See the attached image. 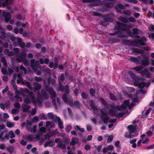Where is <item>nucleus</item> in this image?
Segmentation results:
<instances>
[{"mask_svg":"<svg viewBox=\"0 0 154 154\" xmlns=\"http://www.w3.org/2000/svg\"><path fill=\"white\" fill-rule=\"evenodd\" d=\"M1 60L2 62L3 63L4 66H6L7 64L6 61L5 57H2Z\"/></svg>","mask_w":154,"mask_h":154,"instance_id":"49","label":"nucleus"},{"mask_svg":"<svg viewBox=\"0 0 154 154\" xmlns=\"http://www.w3.org/2000/svg\"><path fill=\"white\" fill-rule=\"evenodd\" d=\"M90 93L92 96H94L95 94V91L94 89L91 88L90 90Z\"/></svg>","mask_w":154,"mask_h":154,"instance_id":"64","label":"nucleus"},{"mask_svg":"<svg viewBox=\"0 0 154 154\" xmlns=\"http://www.w3.org/2000/svg\"><path fill=\"white\" fill-rule=\"evenodd\" d=\"M17 60L18 62H23L24 64L26 66H29L30 65L29 62L26 58H22L21 60H19V58H17Z\"/></svg>","mask_w":154,"mask_h":154,"instance_id":"16","label":"nucleus"},{"mask_svg":"<svg viewBox=\"0 0 154 154\" xmlns=\"http://www.w3.org/2000/svg\"><path fill=\"white\" fill-rule=\"evenodd\" d=\"M55 142L58 143V146L59 147L62 148V149H65L66 148L65 146L63 144L62 140L60 138H57L55 139Z\"/></svg>","mask_w":154,"mask_h":154,"instance_id":"11","label":"nucleus"},{"mask_svg":"<svg viewBox=\"0 0 154 154\" xmlns=\"http://www.w3.org/2000/svg\"><path fill=\"white\" fill-rule=\"evenodd\" d=\"M7 125L9 128H12L14 126V123L8 122L7 123Z\"/></svg>","mask_w":154,"mask_h":154,"instance_id":"48","label":"nucleus"},{"mask_svg":"<svg viewBox=\"0 0 154 154\" xmlns=\"http://www.w3.org/2000/svg\"><path fill=\"white\" fill-rule=\"evenodd\" d=\"M101 111L102 114L101 117V119L103 120L104 123H106L109 120V118L102 111Z\"/></svg>","mask_w":154,"mask_h":154,"instance_id":"14","label":"nucleus"},{"mask_svg":"<svg viewBox=\"0 0 154 154\" xmlns=\"http://www.w3.org/2000/svg\"><path fill=\"white\" fill-rule=\"evenodd\" d=\"M17 42L20 45V47L22 48H24L25 47V44L24 42H22L21 39L19 37H17Z\"/></svg>","mask_w":154,"mask_h":154,"instance_id":"27","label":"nucleus"},{"mask_svg":"<svg viewBox=\"0 0 154 154\" xmlns=\"http://www.w3.org/2000/svg\"><path fill=\"white\" fill-rule=\"evenodd\" d=\"M113 135H111L109 136L107 142L108 143H110L113 139Z\"/></svg>","mask_w":154,"mask_h":154,"instance_id":"51","label":"nucleus"},{"mask_svg":"<svg viewBox=\"0 0 154 154\" xmlns=\"http://www.w3.org/2000/svg\"><path fill=\"white\" fill-rule=\"evenodd\" d=\"M46 90L48 91L50 94L51 95V98L52 99V102L53 104V105L56 109H57V107L56 104L55 98H56V94L53 90L52 88L51 87H46Z\"/></svg>","mask_w":154,"mask_h":154,"instance_id":"4","label":"nucleus"},{"mask_svg":"<svg viewBox=\"0 0 154 154\" xmlns=\"http://www.w3.org/2000/svg\"><path fill=\"white\" fill-rule=\"evenodd\" d=\"M54 134H52L51 133H49V134H46L45 135V138L46 139H49L51 137H52L54 135Z\"/></svg>","mask_w":154,"mask_h":154,"instance_id":"54","label":"nucleus"},{"mask_svg":"<svg viewBox=\"0 0 154 154\" xmlns=\"http://www.w3.org/2000/svg\"><path fill=\"white\" fill-rule=\"evenodd\" d=\"M62 98L63 101L65 103H68L70 106H71L73 105L72 100L71 99H70L68 100L66 95H63V96Z\"/></svg>","mask_w":154,"mask_h":154,"instance_id":"12","label":"nucleus"},{"mask_svg":"<svg viewBox=\"0 0 154 154\" xmlns=\"http://www.w3.org/2000/svg\"><path fill=\"white\" fill-rule=\"evenodd\" d=\"M34 136L33 135H29L27 136V138L29 140H35V139H34Z\"/></svg>","mask_w":154,"mask_h":154,"instance_id":"44","label":"nucleus"},{"mask_svg":"<svg viewBox=\"0 0 154 154\" xmlns=\"http://www.w3.org/2000/svg\"><path fill=\"white\" fill-rule=\"evenodd\" d=\"M72 126L70 124L68 125L66 127L65 129L66 131L67 132H69L71 130Z\"/></svg>","mask_w":154,"mask_h":154,"instance_id":"40","label":"nucleus"},{"mask_svg":"<svg viewBox=\"0 0 154 154\" xmlns=\"http://www.w3.org/2000/svg\"><path fill=\"white\" fill-rule=\"evenodd\" d=\"M147 41V38L145 37H144L141 38V39L139 41V43L143 45H144L145 44V42Z\"/></svg>","mask_w":154,"mask_h":154,"instance_id":"33","label":"nucleus"},{"mask_svg":"<svg viewBox=\"0 0 154 154\" xmlns=\"http://www.w3.org/2000/svg\"><path fill=\"white\" fill-rule=\"evenodd\" d=\"M145 136V135L144 134H143L141 136V139L139 140L137 142V145L138 146H140L141 144V142L143 139L144 137Z\"/></svg>","mask_w":154,"mask_h":154,"instance_id":"41","label":"nucleus"},{"mask_svg":"<svg viewBox=\"0 0 154 154\" xmlns=\"http://www.w3.org/2000/svg\"><path fill=\"white\" fill-rule=\"evenodd\" d=\"M142 2L146 4H153L154 1L153 0H142Z\"/></svg>","mask_w":154,"mask_h":154,"instance_id":"37","label":"nucleus"},{"mask_svg":"<svg viewBox=\"0 0 154 154\" xmlns=\"http://www.w3.org/2000/svg\"><path fill=\"white\" fill-rule=\"evenodd\" d=\"M99 101L102 104L104 105L105 107H106L108 104L106 103L105 100L103 98H100L99 100Z\"/></svg>","mask_w":154,"mask_h":154,"instance_id":"43","label":"nucleus"},{"mask_svg":"<svg viewBox=\"0 0 154 154\" xmlns=\"http://www.w3.org/2000/svg\"><path fill=\"white\" fill-rule=\"evenodd\" d=\"M109 97L110 99L112 100H117V99L115 97V96L112 94H110Z\"/></svg>","mask_w":154,"mask_h":154,"instance_id":"58","label":"nucleus"},{"mask_svg":"<svg viewBox=\"0 0 154 154\" xmlns=\"http://www.w3.org/2000/svg\"><path fill=\"white\" fill-rule=\"evenodd\" d=\"M1 70L2 73L4 75H6L8 73L11 75L13 73V70L9 68H8V72L6 67H3L2 69Z\"/></svg>","mask_w":154,"mask_h":154,"instance_id":"13","label":"nucleus"},{"mask_svg":"<svg viewBox=\"0 0 154 154\" xmlns=\"http://www.w3.org/2000/svg\"><path fill=\"white\" fill-rule=\"evenodd\" d=\"M35 86L34 88V91L36 92L37 91L39 90L41 88V85L40 84L35 83H34Z\"/></svg>","mask_w":154,"mask_h":154,"instance_id":"24","label":"nucleus"},{"mask_svg":"<svg viewBox=\"0 0 154 154\" xmlns=\"http://www.w3.org/2000/svg\"><path fill=\"white\" fill-rule=\"evenodd\" d=\"M130 60L135 63L138 64L140 63L139 60L135 57H131L130 58Z\"/></svg>","mask_w":154,"mask_h":154,"instance_id":"35","label":"nucleus"},{"mask_svg":"<svg viewBox=\"0 0 154 154\" xmlns=\"http://www.w3.org/2000/svg\"><path fill=\"white\" fill-rule=\"evenodd\" d=\"M54 62H55V63L54 65V69H56L57 66H58V63L57 62V58L56 57H55L54 59Z\"/></svg>","mask_w":154,"mask_h":154,"instance_id":"60","label":"nucleus"},{"mask_svg":"<svg viewBox=\"0 0 154 154\" xmlns=\"http://www.w3.org/2000/svg\"><path fill=\"white\" fill-rule=\"evenodd\" d=\"M6 149L10 153L13 152L14 150V148L12 146H9L7 147Z\"/></svg>","mask_w":154,"mask_h":154,"instance_id":"39","label":"nucleus"},{"mask_svg":"<svg viewBox=\"0 0 154 154\" xmlns=\"http://www.w3.org/2000/svg\"><path fill=\"white\" fill-rule=\"evenodd\" d=\"M30 106L29 105L25 103H23L22 105L23 111L24 112H27L29 109Z\"/></svg>","mask_w":154,"mask_h":154,"instance_id":"23","label":"nucleus"},{"mask_svg":"<svg viewBox=\"0 0 154 154\" xmlns=\"http://www.w3.org/2000/svg\"><path fill=\"white\" fill-rule=\"evenodd\" d=\"M8 95L9 97L10 100L11 101H14V98L13 97V94L10 91H8Z\"/></svg>","mask_w":154,"mask_h":154,"instance_id":"36","label":"nucleus"},{"mask_svg":"<svg viewBox=\"0 0 154 154\" xmlns=\"http://www.w3.org/2000/svg\"><path fill=\"white\" fill-rule=\"evenodd\" d=\"M20 68L21 70H23L24 71L25 74H26V69L25 67H23V65H21L20 66Z\"/></svg>","mask_w":154,"mask_h":154,"instance_id":"63","label":"nucleus"},{"mask_svg":"<svg viewBox=\"0 0 154 154\" xmlns=\"http://www.w3.org/2000/svg\"><path fill=\"white\" fill-rule=\"evenodd\" d=\"M2 15L4 17L6 22H8L11 18L10 14L5 11H2L0 10V15Z\"/></svg>","mask_w":154,"mask_h":154,"instance_id":"5","label":"nucleus"},{"mask_svg":"<svg viewBox=\"0 0 154 154\" xmlns=\"http://www.w3.org/2000/svg\"><path fill=\"white\" fill-rule=\"evenodd\" d=\"M4 53L5 55H7L9 57L13 56L14 54V53L12 51H9L8 49H5L4 51Z\"/></svg>","mask_w":154,"mask_h":154,"instance_id":"25","label":"nucleus"},{"mask_svg":"<svg viewBox=\"0 0 154 154\" xmlns=\"http://www.w3.org/2000/svg\"><path fill=\"white\" fill-rule=\"evenodd\" d=\"M19 112V111L18 109H12L11 110V113L13 114H16L18 113Z\"/></svg>","mask_w":154,"mask_h":154,"instance_id":"57","label":"nucleus"},{"mask_svg":"<svg viewBox=\"0 0 154 154\" xmlns=\"http://www.w3.org/2000/svg\"><path fill=\"white\" fill-rule=\"evenodd\" d=\"M54 145L53 142L51 140L46 142L44 145V147L46 148L47 146L51 147Z\"/></svg>","mask_w":154,"mask_h":154,"instance_id":"26","label":"nucleus"},{"mask_svg":"<svg viewBox=\"0 0 154 154\" xmlns=\"http://www.w3.org/2000/svg\"><path fill=\"white\" fill-rule=\"evenodd\" d=\"M141 75L142 76H146L147 78L150 77L151 73L148 68H146L140 72Z\"/></svg>","mask_w":154,"mask_h":154,"instance_id":"8","label":"nucleus"},{"mask_svg":"<svg viewBox=\"0 0 154 154\" xmlns=\"http://www.w3.org/2000/svg\"><path fill=\"white\" fill-rule=\"evenodd\" d=\"M142 65L144 66H146L150 64L149 59L148 56L143 57L141 62Z\"/></svg>","mask_w":154,"mask_h":154,"instance_id":"7","label":"nucleus"},{"mask_svg":"<svg viewBox=\"0 0 154 154\" xmlns=\"http://www.w3.org/2000/svg\"><path fill=\"white\" fill-rule=\"evenodd\" d=\"M47 115L48 117L50 119H52L55 121H56V120L58 117L55 115H54L51 112L48 113Z\"/></svg>","mask_w":154,"mask_h":154,"instance_id":"19","label":"nucleus"},{"mask_svg":"<svg viewBox=\"0 0 154 154\" xmlns=\"http://www.w3.org/2000/svg\"><path fill=\"white\" fill-rule=\"evenodd\" d=\"M128 2L130 3H132L134 4H136L137 3V0H126Z\"/></svg>","mask_w":154,"mask_h":154,"instance_id":"61","label":"nucleus"},{"mask_svg":"<svg viewBox=\"0 0 154 154\" xmlns=\"http://www.w3.org/2000/svg\"><path fill=\"white\" fill-rule=\"evenodd\" d=\"M9 134L11 138H14L15 137V135L13 131H10L9 132Z\"/></svg>","mask_w":154,"mask_h":154,"instance_id":"55","label":"nucleus"},{"mask_svg":"<svg viewBox=\"0 0 154 154\" xmlns=\"http://www.w3.org/2000/svg\"><path fill=\"white\" fill-rule=\"evenodd\" d=\"M109 114L112 116H116L115 111L110 110L109 111Z\"/></svg>","mask_w":154,"mask_h":154,"instance_id":"62","label":"nucleus"},{"mask_svg":"<svg viewBox=\"0 0 154 154\" xmlns=\"http://www.w3.org/2000/svg\"><path fill=\"white\" fill-rule=\"evenodd\" d=\"M128 131L130 134L133 133L135 132L136 130V127L132 125H130L128 127Z\"/></svg>","mask_w":154,"mask_h":154,"instance_id":"20","label":"nucleus"},{"mask_svg":"<svg viewBox=\"0 0 154 154\" xmlns=\"http://www.w3.org/2000/svg\"><path fill=\"white\" fill-rule=\"evenodd\" d=\"M90 105L92 108L93 110L94 113L96 115H98L99 113H98L99 109L97 108L95 106L94 104V102L92 100H91L89 102Z\"/></svg>","mask_w":154,"mask_h":154,"instance_id":"9","label":"nucleus"},{"mask_svg":"<svg viewBox=\"0 0 154 154\" xmlns=\"http://www.w3.org/2000/svg\"><path fill=\"white\" fill-rule=\"evenodd\" d=\"M31 124L32 123L30 121L28 120L26 121V127L27 129H29V126H30Z\"/></svg>","mask_w":154,"mask_h":154,"instance_id":"59","label":"nucleus"},{"mask_svg":"<svg viewBox=\"0 0 154 154\" xmlns=\"http://www.w3.org/2000/svg\"><path fill=\"white\" fill-rule=\"evenodd\" d=\"M22 85H26L31 90H33L32 87H31L30 84L28 82L24 81V82L23 83Z\"/></svg>","mask_w":154,"mask_h":154,"instance_id":"30","label":"nucleus"},{"mask_svg":"<svg viewBox=\"0 0 154 154\" xmlns=\"http://www.w3.org/2000/svg\"><path fill=\"white\" fill-rule=\"evenodd\" d=\"M38 116H34L32 120V121L33 122L37 123L38 122Z\"/></svg>","mask_w":154,"mask_h":154,"instance_id":"56","label":"nucleus"},{"mask_svg":"<svg viewBox=\"0 0 154 154\" xmlns=\"http://www.w3.org/2000/svg\"><path fill=\"white\" fill-rule=\"evenodd\" d=\"M128 22H130L132 23H134L136 21L135 19L133 17H130L128 18Z\"/></svg>","mask_w":154,"mask_h":154,"instance_id":"46","label":"nucleus"},{"mask_svg":"<svg viewBox=\"0 0 154 154\" xmlns=\"http://www.w3.org/2000/svg\"><path fill=\"white\" fill-rule=\"evenodd\" d=\"M115 8L118 11L120 12L122 9L125 8V7L121 4H118L115 6Z\"/></svg>","mask_w":154,"mask_h":154,"instance_id":"18","label":"nucleus"},{"mask_svg":"<svg viewBox=\"0 0 154 154\" xmlns=\"http://www.w3.org/2000/svg\"><path fill=\"white\" fill-rule=\"evenodd\" d=\"M31 63V67L34 71L35 72L37 70L36 67L39 65L38 61H35L34 59L30 60Z\"/></svg>","mask_w":154,"mask_h":154,"instance_id":"6","label":"nucleus"},{"mask_svg":"<svg viewBox=\"0 0 154 154\" xmlns=\"http://www.w3.org/2000/svg\"><path fill=\"white\" fill-rule=\"evenodd\" d=\"M128 73L130 75L131 77L133 79H134L136 77V75L134 73L132 72L129 71Z\"/></svg>","mask_w":154,"mask_h":154,"instance_id":"53","label":"nucleus"},{"mask_svg":"<svg viewBox=\"0 0 154 154\" xmlns=\"http://www.w3.org/2000/svg\"><path fill=\"white\" fill-rule=\"evenodd\" d=\"M131 100L132 102L130 104L129 103L130 100H125L123 103L120 106H118L116 108L120 111L125 110L127 108L131 109L135 104L136 102L138 101L137 96L136 95L134 94L131 96Z\"/></svg>","mask_w":154,"mask_h":154,"instance_id":"3","label":"nucleus"},{"mask_svg":"<svg viewBox=\"0 0 154 154\" xmlns=\"http://www.w3.org/2000/svg\"><path fill=\"white\" fill-rule=\"evenodd\" d=\"M74 128L75 130H78L82 132H84V128H80L78 125H76L75 127Z\"/></svg>","mask_w":154,"mask_h":154,"instance_id":"42","label":"nucleus"},{"mask_svg":"<svg viewBox=\"0 0 154 154\" xmlns=\"http://www.w3.org/2000/svg\"><path fill=\"white\" fill-rule=\"evenodd\" d=\"M113 146L112 145L108 146L107 147H105L103 148L102 151L103 153H106L108 150H112L113 149Z\"/></svg>","mask_w":154,"mask_h":154,"instance_id":"17","label":"nucleus"},{"mask_svg":"<svg viewBox=\"0 0 154 154\" xmlns=\"http://www.w3.org/2000/svg\"><path fill=\"white\" fill-rule=\"evenodd\" d=\"M75 106L77 108H79L81 106V104L78 101H75L74 103Z\"/></svg>","mask_w":154,"mask_h":154,"instance_id":"47","label":"nucleus"},{"mask_svg":"<svg viewBox=\"0 0 154 154\" xmlns=\"http://www.w3.org/2000/svg\"><path fill=\"white\" fill-rule=\"evenodd\" d=\"M119 20L121 22L125 23H126L128 22V18L126 17H120L119 18Z\"/></svg>","mask_w":154,"mask_h":154,"instance_id":"31","label":"nucleus"},{"mask_svg":"<svg viewBox=\"0 0 154 154\" xmlns=\"http://www.w3.org/2000/svg\"><path fill=\"white\" fill-rule=\"evenodd\" d=\"M122 13L125 14L130 16L131 13V11L128 10H125L123 11Z\"/></svg>","mask_w":154,"mask_h":154,"instance_id":"45","label":"nucleus"},{"mask_svg":"<svg viewBox=\"0 0 154 154\" xmlns=\"http://www.w3.org/2000/svg\"><path fill=\"white\" fill-rule=\"evenodd\" d=\"M39 117L41 119H45L46 118V116L44 114H41L39 115Z\"/></svg>","mask_w":154,"mask_h":154,"instance_id":"50","label":"nucleus"},{"mask_svg":"<svg viewBox=\"0 0 154 154\" xmlns=\"http://www.w3.org/2000/svg\"><path fill=\"white\" fill-rule=\"evenodd\" d=\"M134 84L136 86H138L140 88H142L146 86V84L144 82L139 83L136 82L134 83Z\"/></svg>","mask_w":154,"mask_h":154,"instance_id":"15","label":"nucleus"},{"mask_svg":"<svg viewBox=\"0 0 154 154\" xmlns=\"http://www.w3.org/2000/svg\"><path fill=\"white\" fill-rule=\"evenodd\" d=\"M42 97L44 99H47L49 98L48 95L46 93L45 91L44 90H42Z\"/></svg>","mask_w":154,"mask_h":154,"instance_id":"32","label":"nucleus"},{"mask_svg":"<svg viewBox=\"0 0 154 154\" xmlns=\"http://www.w3.org/2000/svg\"><path fill=\"white\" fill-rule=\"evenodd\" d=\"M26 56V54L24 51H23L20 55V57H18L19 60H21L22 58H25Z\"/></svg>","mask_w":154,"mask_h":154,"instance_id":"38","label":"nucleus"},{"mask_svg":"<svg viewBox=\"0 0 154 154\" xmlns=\"http://www.w3.org/2000/svg\"><path fill=\"white\" fill-rule=\"evenodd\" d=\"M17 76L18 78L17 81V84H18L20 83H21V84H22L24 82V81L23 80V79L21 78V77L19 74H18L17 75Z\"/></svg>","mask_w":154,"mask_h":154,"instance_id":"34","label":"nucleus"},{"mask_svg":"<svg viewBox=\"0 0 154 154\" xmlns=\"http://www.w3.org/2000/svg\"><path fill=\"white\" fill-rule=\"evenodd\" d=\"M116 24L118 26V30H122L123 31H126L128 35L131 37H135L138 34V29L136 28H133L132 30V33H131L130 31L131 29L132 28L131 24H124L119 22H117Z\"/></svg>","mask_w":154,"mask_h":154,"instance_id":"2","label":"nucleus"},{"mask_svg":"<svg viewBox=\"0 0 154 154\" xmlns=\"http://www.w3.org/2000/svg\"><path fill=\"white\" fill-rule=\"evenodd\" d=\"M55 122H58V125L60 128H61V129L63 128V122L61 121V120L60 119V118L59 117H58L57 119L56 120V121Z\"/></svg>","mask_w":154,"mask_h":154,"instance_id":"28","label":"nucleus"},{"mask_svg":"<svg viewBox=\"0 0 154 154\" xmlns=\"http://www.w3.org/2000/svg\"><path fill=\"white\" fill-rule=\"evenodd\" d=\"M4 0H0L1 2H2ZM14 2V0H5L2 4L3 6H5L6 5H8L9 4H12Z\"/></svg>","mask_w":154,"mask_h":154,"instance_id":"21","label":"nucleus"},{"mask_svg":"<svg viewBox=\"0 0 154 154\" xmlns=\"http://www.w3.org/2000/svg\"><path fill=\"white\" fill-rule=\"evenodd\" d=\"M16 95L15 96V98L17 99V101L20 102L22 101L21 97L19 95H21L25 97L24 101L25 103H29L32 102L33 103H35L36 105H41V102L40 99H41L40 94L38 92V98L35 100L34 94L33 92L29 91L26 89H20V91H16Z\"/></svg>","mask_w":154,"mask_h":154,"instance_id":"1","label":"nucleus"},{"mask_svg":"<svg viewBox=\"0 0 154 154\" xmlns=\"http://www.w3.org/2000/svg\"><path fill=\"white\" fill-rule=\"evenodd\" d=\"M79 142V139L75 137H73L72 138V140L70 143V145L71 146H74L75 144L78 143Z\"/></svg>","mask_w":154,"mask_h":154,"instance_id":"22","label":"nucleus"},{"mask_svg":"<svg viewBox=\"0 0 154 154\" xmlns=\"http://www.w3.org/2000/svg\"><path fill=\"white\" fill-rule=\"evenodd\" d=\"M143 67L141 66H138L134 67L133 68V69L137 71H140L143 69Z\"/></svg>","mask_w":154,"mask_h":154,"instance_id":"52","label":"nucleus"},{"mask_svg":"<svg viewBox=\"0 0 154 154\" xmlns=\"http://www.w3.org/2000/svg\"><path fill=\"white\" fill-rule=\"evenodd\" d=\"M28 130L31 132L35 133L36 131V125L31 126Z\"/></svg>","mask_w":154,"mask_h":154,"instance_id":"29","label":"nucleus"},{"mask_svg":"<svg viewBox=\"0 0 154 154\" xmlns=\"http://www.w3.org/2000/svg\"><path fill=\"white\" fill-rule=\"evenodd\" d=\"M115 0H107L106 2H101V4H104L106 6L111 8L114 6V4L112 1Z\"/></svg>","mask_w":154,"mask_h":154,"instance_id":"10","label":"nucleus"}]
</instances>
